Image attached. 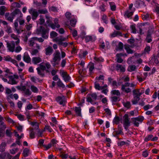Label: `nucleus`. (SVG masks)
Segmentation results:
<instances>
[{
  "instance_id": "nucleus-13",
  "label": "nucleus",
  "mask_w": 159,
  "mask_h": 159,
  "mask_svg": "<svg viewBox=\"0 0 159 159\" xmlns=\"http://www.w3.org/2000/svg\"><path fill=\"white\" fill-rule=\"evenodd\" d=\"M60 53L58 50H57L55 51V52L53 54V61L56 64L57 63V61H59L61 60L60 57Z\"/></svg>"
},
{
  "instance_id": "nucleus-47",
  "label": "nucleus",
  "mask_w": 159,
  "mask_h": 159,
  "mask_svg": "<svg viewBox=\"0 0 159 159\" xmlns=\"http://www.w3.org/2000/svg\"><path fill=\"white\" fill-rule=\"evenodd\" d=\"M85 40L86 42H89L90 41H93V39L92 36H86L85 37Z\"/></svg>"
},
{
  "instance_id": "nucleus-17",
  "label": "nucleus",
  "mask_w": 159,
  "mask_h": 159,
  "mask_svg": "<svg viewBox=\"0 0 159 159\" xmlns=\"http://www.w3.org/2000/svg\"><path fill=\"white\" fill-rule=\"evenodd\" d=\"M62 76L64 80L66 82H68L70 80V77L66 72H63L62 73Z\"/></svg>"
},
{
  "instance_id": "nucleus-55",
  "label": "nucleus",
  "mask_w": 159,
  "mask_h": 159,
  "mask_svg": "<svg viewBox=\"0 0 159 159\" xmlns=\"http://www.w3.org/2000/svg\"><path fill=\"white\" fill-rule=\"evenodd\" d=\"M76 22V20L75 19H72L70 21V24L71 26H75Z\"/></svg>"
},
{
  "instance_id": "nucleus-14",
  "label": "nucleus",
  "mask_w": 159,
  "mask_h": 159,
  "mask_svg": "<svg viewBox=\"0 0 159 159\" xmlns=\"http://www.w3.org/2000/svg\"><path fill=\"white\" fill-rule=\"evenodd\" d=\"M135 8H134L132 10H130L128 9L126 10L125 12V16L128 18H130L133 15V13L135 11Z\"/></svg>"
},
{
  "instance_id": "nucleus-30",
  "label": "nucleus",
  "mask_w": 159,
  "mask_h": 159,
  "mask_svg": "<svg viewBox=\"0 0 159 159\" xmlns=\"http://www.w3.org/2000/svg\"><path fill=\"white\" fill-rule=\"evenodd\" d=\"M95 62H102L104 61V59L102 57H95L94 58Z\"/></svg>"
},
{
  "instance_id": "nucleus-24",
  "label": "nucleus",
  "mask_w": 159,
  "mask_h": 159,
  "mask_svg": "<svg viewBox=\"0 0 159 159\" xmlns=\"http://www.w3.org/2000/svg\"><path fill=\"white\" fill-rule=\"evenodd\" d=\"M124 55L122 53L117 54L116 55L117 61L118 63H121L122 62L123 60L121 58L122 56H123Z\"/></svg>"
},
{
  "instance_id": "nucleus-31",
  "label": "nucleus",
  "mask_w": 159,
  "mask_h": 159,
  "mask_svg": "<svg viewBox=\"0 0 159 159\" xmlns=\"http://www.w3.org/2000/svg\"><path fill=\"white\" fill-rule=\"evenodd\" d=\"M136 69V67L135 65H130L128 68V70L129 71L131 72L134 71Z\"/></svg>"
},
{
  "instance_id": "nucleus-33",
  "label": "nucleus",
  "mask_w": 159,
  "mask_h": 159,
  "mask_svg": "<svg viewBox=\"0 0 159 159\" xmlns=\"http://www.w3.org/2000/svg\"><path fill=\"white\" fill-rule=\"evenodd\" d=\"M57 86L59 87L63 88L65 87V85L63 84L60 79H58V80L57 83Z\"/></svg>"
},
{
  "instance_id": "nucleus-9",
  "label": "nucleus",
  "mask_w": 159,
  "mask_h": 159,
  "mask_svg": "<svg viewBox=\"0 0 159 159\" xmlns=\"http://www.w3.org/2000/svg\"><path fill=\"white\" fill-rule=\"evenodd\" d=\"M144 117L142 116H139L138 117L132 118V120L135 126L138 127L139 123H141L144 120Z\"/></svg>"
},
{
  "instance_id": "nucleus-64",
  "label": "nucleus",
  "mask_w": 159,
  "mask_h": 159,
  "mask_svg": "<svg viewBox=\"0 0 159 159\" xmlns=\"http://www.w3.org/2000/svg\"><path fill=\"white\" fill-rule=\"evenodd\" d=\"M25 28L27 30H30L32 27V25L31 24H30L29 25H27L25 26Z\"/></svg>"
},
{
  "instance_id": "nucleus-42",
  "label": "nucleus",
  "mask_w": 159,
  "mask_h": 159,
  "mask_svg": "<svg viewBox=\"0 0 159 159\" xmlns=\"http://www.w3.org/2000/svg\"><path fill=\"white\" fill-rule=\"evenodd\" d=\"M6 143L5 142L2 143L0 145V152H3L4 150Z\"/></svg>"
},
{
  "instance_id": "nucleus-6",
  "label": "nucleus",
  "mask_w": 159,
  "mask_h": 159,
  "mask_svg": "<svg viewBox=\"0 0 159 159\" xmlns=\"http://www.w3.org/2000/svg\"><path fill=\"white\" fill-rule=\"evenodd\" d=\"M38 32L42 34L43 38L47 39L48 36V30L47 29H45L42 26H40L39 28L37 29Z\"/></svg>"
},
{
  "instance_id": "nucleus-27",
  "label": "nucleus",
  "mask_w": 159,
  "mask_h": 159,
  "mask_svg": "<svg viewBox=\"0 0 159 159\" xmlns=\"http://www.w3.org/2000/svg\"><path fill=\"white\" fill-rule=\"evenodd\" d=\"M75 110L76 113L78 116H81V109L80 107H76Z\"/></svg>"
},
{
  "instance_id": "nucleus-51",
  "label": "nucleus",
  "mask_w": 159,
  "mask_h": 159,
  "mask_svg": "<svg viewBox=\"0 0 159 159\" xmlns=\"http://www.w3.org/2000/svg\"><path fill=\"white\" fill-rule=\"evenodd\" d=\"M5 28H6V31L7 33H11V32H12V30H11V28L10 26H9L7 25Z\"/></svg>"
},
{
  "instance_id": "nucleus-58",
  "label": "nucleus",
  "mask_w": 159,
  "mask_h": 159,
  "mask_svg": "<svg viewBox=\"0 0 159 159\" xmlns=\"http://www.w3.org/2000/svg\"><path fill=\"white\" fill-rule=\"evenodd\" d=\"M25 94L27 96H30L31 94V92L29 89H27L24 92Z\"/></svg>"
},
{
  "instance_id": "nucleus-29",
  "label": "nucleus",
  "mask_w": 159,
  "mask_h": 159,
  "mask_svg": "<svg viewBox=\"0 0 159 159\" xmlns=\"http://www.w3.org/2000/svg\"><path fill=\"white\" fill-rule=\"evenodd\" d=\"M6 7L4 6L0 7V15H3L6 11Z\"/></svg>"
},
{
  "instance_id": "nucleus-35",
  "label": "nucleus",
  "mask_w": 159,
  "mask_h": 159,
  "mask_svg": "<svg viewBox=\"0 0 159 159\" xmlns=\"http://www.w3.org/2000/svg\"><path fill=\"white\" fill-rule=\"evenodd\" d=\"M94 87L96 89L99 90L103 89V87L100 86L99 83L97 82L95 83Z\"/></svg>"
},
{
  "instance_id": "nucleus-19",
  "label": "nucleus",
  "mask_w": 159,
  "mask_h": 159,
  "mask_svg": "<svg viewBox=\"0 0 159 159\" xmlns=\"http://www.w3.org/2000/svg\"><path fill=\"white\" fill-rule=\"evenodd\" d=\"M11 37L12 39L15 40V43H16V45H18L20 43V40L17 36L14 34H11Z\"/></svg>"
},
{
  "instance_id": "nucleus-4",
  "label": "nucleus",
  "mask_w": 159,
  "mask_h": 159,
  "mask_svg": "<svg viewBox=\"0 0 159 159\" xmlns=\"http://www.w3.org/2000/svg\"><path fill=\"white\" fill-rule=\"evenodd\" d=\"M136 84L134 83H130L126 82L124 84L121 85V89L123 91L126 93H130L132 91V89L130 88H129L130 87L132 89L135 88Z\"/></svg>"
},
{
  "instance_id": "nucleus-56",
  "label": "nucleus",
  "mask_w": 159,
  "mask_h": 159,
  "mask_svg": "<svg viewBox=\"0 0 159 159\" xmlns=\"http://www.w3.org/2000/svg\"><path fill=\"white\" fill-rule=\"evenodd\" d=\"M44 143V140L43 139H40L39 141V145L40 147H43V146L44 145L43 144Z\"/></svg>"
},
{
  "instance_id": "nucleus-28",
  "label": "nucleus",
  "mask_w": 159,
  "mask_h": 159,
  "mask_svg": "<svg viewBox=\"0 0 159 159\" xmlns=\"http://www.w3.org/2000/svg\"><path fill=\"white\" fill-rule=\"evenodd\" d=\"M89 74L90 75H91L93 73V71L94 69V65L92 63L89 65Z\"/></svg>"
},
{
  "instance_id": "nucleus-18",
  "label": "nucleus",
  "mask_w": 159,
  "mask_h": 159,
  "mask_svg": "<svg viewBox=\"0 0 159 159\" xmlns=\"http://www.w3.org/2000/svg\"><path fill=\"white\" fill-rule=\"evenodd\" d=\"M116 68L117 71L121 72H124L125 70V66L120 64H117L116 66Z\"/></svg>"
},
{
  "instance_id": "nucleus-54",
  "label": "nucleus",
  "mask_w": 159,
  "mask_h": 159,
  "mask_svg": "<svg viewBox=\"0 0 159 159\" xmlns=\"http://www.w3.org/2000/svg\"><path fill=\"white\" fill-rule=\"evenodd\" d=\"M107 16L103 14L102 15V20L103 21V22L106 24H107Z\"/></svg>"
},
{
  "instance_id": "nucleus-40",
  "label": "nucleus",
  "mask_w": 159,
  "mask_h": 159,
  "mask_svg": "<svg viewBox=\"0 0 159 159\" xmlns=\"http://www.w3.org/2000/svg\"><path fill=\"white\" fill-rule=\"evenodd\" d=\"M96 79L98 82L100 80H102V84H104V76L103 75H101L98 77H97Z\"/></svg>"
},
{
  "instance_id": "nucleus-48",
  "label": "nucleus",
  "mask_w": 159,
  "mask_h": 159,
  "mask_svg": "<svg viewBox=\"0 0 159 159\" xmlns=\"http://www.w3.org/2000/svg\"><path fill=\"white\" fill-rule=\"evenodd\" d=\"M131 30V33L134 34H136L137 31L135 28V26L134 25H132L130 27Z\"/></svg>"
},
{
  "instance_id": "nucleus-25",
  "label": "nucleus",
  "mask_w": 159,
  "mask_h": 159,
  "mask_svg": "<svg viewBox=\"0 0 159 159\" xmlns=\"http://www.w3.org/2000/svg\"><path fill=\"white\" fill-rule=\"evenodd\" d=\"M37 37H33L29 41V45L30 46H33L35 43Z\"/></svg>"
},
{
  "instance_id": "nucleus-5",
  "label": "nucleus",
  "mask_w": 159,
  "mask_h": 159,
  "mask_svg": "<svg viewBox=\"0 0 159 159\" xmlns=\"http://www.w3.org/2000/svg\"><path fill=\"white\" fill-rule=\"evenodd\" d=\"M68 39L67 37H64L62 36L57 37L53 39V41L57 42L58 45H62L64 47H66L68 43L66 42H63V41H66Z\"/></svg>"
},
{
  "instance_id": "nucleus-32",
  "label": "nucleus",
  "mask_w": 159,
  "mask_h": 159,
  "mask_svg": "<svg viewBox=\"0 0 159 159\" xmlns=\"http://www.w3.org/2000/svg\"><path fill=\"white\" fill-rule=\"evenodd\" d=\"M146 41L148 43H149L152 41L151 34L149 33H148L146 39Z\"/></svg>"
},
{
  "instance_id": "nucleus-61",
  "label": "nucleus",
  "mask_w": 159,
  "mask_h": 159,
  "mask_svg": "<svg viewBox=\"0 0 159 159\" xmlns=\"http://www.w3.org/2000/svg\"><path fill=\"white\" fill-rule=\"evenodd\" d=\"M11 6L14 7H20V5L17 2H14L12 3Z\"/></svg>"
},
{
  "instance_id": "nucleus-49",
  "label": "nucleus",
  "mask_w": 159,
  "mask_h": 159,
  "mask_svg": "<svg viewBox=\"0 0 159 159\" xmlns=\"http://www.w3.org/2000/svg\"><path fill=\"white\" fill-rule=\"evenodd\" d=\"M87 53L88 52L87 51H84L83 52H80V53L79 54V55L80 57L81 58L85 57Z\"/></svg>"
},
{
  "instance_id": "nucleus-12",
  "label": "nucleus",
  "mask_w": 159,
  "mask_h": 159,
  "mask_svg": "<svg viewBox=\"0 0 159 159\" xmlns=\"http://www.w3.org/2000/svg\"><path fill=\"white\" fill-rule=\"evenodd\" d=\"M29 12L32 15L33 20H36L39 15V12L36 10L31 8L29 10Z\"/></svg>"
},
{
  "instance_id": "nucleus-11",
  "label": "nucleus",
  "mask_w": 159,
  "mask_h": 159,
  "mask_svg": "<svg viewBox=\"0 0 159 159\" xmlns=\"http://www.w3.org/2000/svg\"><path fill=\"white\" fill-rule=\"evenodd\" d=\"M10 78L8 81V83L11 85L16 84L17 83V82L16 80V79H18L19 76L17 75H12L10 77Z\"/></svg>"
},
{
  "instance_id": "nucleus-63",
  "label": "nucleus",
  "mask_w": 159,
  "mask_h": 159,
  "mask_svg": "<svg viewBox=\"0 0 159 159\" xmlns=\"http://www.w3.org/2000/svg\"><path fill=\"white\" fill-rule=\"evenodd\" d=\"M142 27V26H140L138 27L139 30L138 31V33H139L140 35H142L144 33L143 31Z\"/></svg>"
},
{
  "instance_id": "nucleus-26",
  "label": "nucleus",
  "mask_w": 159,
  "mask_h": 159,
  "mask_svg": "<svg viewBox=\"0 0 159 159\" xmlns=\"http://www.w3.org/2000/svg\"><path fill=\"white\" fill-rule=\"evenodd\" d=\"M140 95V93H139V94H138V93H136V96H135L134 98V101L133 102V104H135L140 99L139 97Z\"/></svg>"
},
{
  "instance_id": "nucleus-22",
  "label": "nucleus",
  "mask_w": 159,
  "mask_h": 159,
  "mask_svg": "<svg viewBox=\"0 0 159 159\" xmlns=\"http://www.w3.org/2000/svg\"><path fill=\"white\" fill-rule=\"evenodd\" d=\"M121 36V33L118 31H115L113 33L110 34V38H114L117 36Z\"/></svg>"
},
{
  "instance_id": "nucleus-38",
  "label": "nucleus",
  "mask_w": 159,
  "mask_h": 159,
  "mask_svg": "<svg viewBox=\"0 0 159 159\" xmlns=\"http://www.w3.org/2000/svg\"><path fill=\"white\" fill-rule=\"evenodd\" d=\"M137 54H135V56H133L132 57H130L129 58L127 61V63L129 64H130L132 62L133 63H134V62H133V59H134V58L135 57L137 56Z\"/></svg>"
},
{
  "instance_id": "nucleus-50",
  "label": "nucleus",
  "mask_w": 159,
  "mask_h": 159,
  "mask_svg": "<svg viewBox=\"0 0 159 159\" xmlns=\"http://www.w3.org/2000/svg\"><path fill=\"white\" fill-rule=\"evenodd\" d=\"M153 137V135H149L148 136H147L144 139V141L145 142H148L150 140H151L152 139V138Z\"/></svg>"
},
{
  "instance_id": "nucleus-2",
  "label": "nucleus",
  "mask_w": 159,
  "mask_h": 159,
  "mask_svg": "<svg viewBox=\"0 0 159 159\" xmlns=\"http://www.w3.org/2000/svg\"><path fill=\"white\" fill-rule=\"evenodd\" d=\"M5 42L7 43V49L9 52H15L16 53H19L22 49L19 44L16 45L15 41L13 40L10 42L6 40Z\"/></svg>"
},
{
  "instance_id": "nucleus-46",
  "label": "nucleus",
  "mask_w": 159,
  "mask_h": 159,
  "mask_svg": "<svg viewBox=\"0 0 159 159\" xmlns=\"http://www.w3.org/2000/svg\"><path fill=\"white\" fill-rule=\"evenodd\" d=\"M123 48V44L122 43L120 42L119 43L118 46L117 47V48L116 49V50L120 51L122 50Z\"/></svg>"
},
{
  "instance_id": "nucleus-1",
  "label": "nucleus",
  "mask_w": 159,
  "mask_h": 159,
  "mask_svg": "<svg viewBox=\"0 0 159 159\" xmlns=\"http://www.w3.org/2000/svg\"><path fill=\"white\" fill-rule=\"evenodd\" d=\"M18 16L15 20L14 23V26L15 30L17 32V33L18 34H19L23 32L24 31V30L23 29V28L21 26H20L19 28L18 27V22H19V24L20 25H24L25 23V20L23 17V15L21 11L20 13H18Z\"/></svg>"
},
{
  "instance_id": "nucleus-57",
  "label": "nucleus",
  "mask_w": 159,
  "mask_h": 159,
  "mask_svg": "<svg viewBox=\"0 0 159 159\" xmlns=\"http://www.w3.org/2000/svg\"><path fill=\"white\" fill-rule=\"evenodd\" d=\"M104 110L106 113V114L108 116H111V112L110 110L108 108L104 109Z\"/></svg>"
},
{
  "instance_id": "nucleus-10",
  "label": "nucleus",
  "mask_w": 159,
  "mask_h": 159,
  "mask_svg": "<svg viewBox=\"0 0 159 159\" xmlns=\"http://www.w3.org/2000/svg\"><path fill=\"white\" fill-rule=\"evenodd\" d=\"M56 100L60 104L64 106L66 102V99L63 96H58L56 98Z\"/></svg>"
},
{
  "instance_id": "nucleus-39",
  "label": "nucleus",
  "mask_w": 159,
  "mask_h": 159,
  "mask_svg": "<svg viewBox=\"0 0 159 159\" xmlns=\"http://www.w3.org/2000/svg\"><path fill=\"white\" fill-rule=\"evenodd\" d=\"M16 116H17L18 118L20 121H23L25 120L24 117V116L21 114H16Z\"/></svg>"
},
{
  "instance_id": "nucleus-3",
  "label": "nucleus",
  "mask_w": 159,
  "mask_h": 159,
  "mask_svg": "<svg viewBox=\"0 0 159 159\" xmlns=\"http://www.w3.org/2000/svg\"><path fill=\"white\" fill-rule=\"evenodd\" d=\"M44 65L41 64H40L39 67L36 68L38 73L40 75L43 76H44V70H45L47 72H50L49 70L51 66L48 62L44 63Z\"/></svg>"
},
{
  "instance_id": "nucleus-34",
  "label": "nucleus",
  "mask_w": 159,
  "mask_h": 159,
  "mask_svg": "<svg viewBox=\"0 0 159 159\" xmlns=\"http://www.w3.org/2000/svg\"><path fill=\"white\" fill-rule=\"evenodd\" d=\"M30 89L31 91L34 93H37L39 91V89H38L36 87L33 85L31 86Z\"/></svg>"
},
{
  "instance_id": "nucleus-15",
  "label": "nucleus",
  "mask_w": 159,
  "mask_h": 159,
  "mask_svg": "<svg viewBox=\"0 0 159 159\" xmlns=\"http://www.w3.org/2000/svg\"><path fill=\"white\" fill-rule=\"evenodd\" d=\"M54 24H50V26L53 29H55L56 28L60 27V25L58 24V19L56 18L54 20Z\"/></svg>"
},
{
  "instance_id": "nucleus-52",
  "label": "nucleus",
  "mask_w": 159,
  "mask_h": 159,
  "mask_svg": "<svg viewBox=\"0 0 159 159\" xmlns=\"http://www.w3.org/2000/svg\"><path fill=\"white\" fill-rule=\"evenodd\" d=\"M38 12L39 13L45 14L48 12V11L46 9H39Z\"/></svg>"
},
{
  "instance_id": "nucleus-59",
  "label": "nucleus",
  "mask_w": 159,
  "mask_h": 159,
  "mask_svg": "<svg viewBox=\"0 0 159 159\" xmlns=\"http://www.w3.org/2000/svg\"><path fill=\"white\" fill-rule=\"evenodd\" d=\"M152 107L153 106L152 105H150L149 104H147L144 106L143 108L144 110L147 111L150 108H152Z\"/></svg>"
},
{
  "instance_id": "nucleus-45",
  "label": "nucleus",
  "mask_w": 159,
  "mask_h": 159,
  "mask_svg": "<svg viewBox=\"0 0 159 159\" xmlns=\"http://www.w3.org/2000/svg\"><path fill=\"white\" fill-rule=\"evenodd\" d=\"M58 35L57 33L55 31H52L50 33V36L51 38H53L57 37Z\"/></svg>"
},
{
  "instance_id": "nucleus-41",
  "label": "nucleus",
  "mask_w": 159,
  "mask_h": 159,
  "mask_svg": "<svg viewBox=\"0 0 159 159\" xmlns=\"http://www.w3.org/2000/svg\"><path fill=\"white\" fill-rule=\"evenodd\" d=\"M111 93L112 94L116 95L118 96L120 95V93L118 90H114L111 91Z\"/></svg>"
},
{
  "instance_id": "nucleus-36",
  "label": "nucleus",
  "mask_w": 159,
  "mask_h": 159,
  "mask_svg": "<svg viewBox=\"0 0 159 159\" xmlns=\"http://www.w3.org/2000/svg\"><path fill=\"white\" fill-rule=\"evenodd\" d=\"M120 120V118L119 117L117 116H116L113 120V123L116 124H118L119 123V121Z\"/></svg>"
},
{
  "instance_id": "nucleus-44",
  "label": "nucleus",
  "mask_w": 159,
  "mask_h": 159,
  "mask_svg": "<svg viewBox=\"0 0 159 159\" xmlns=\"http://www.w3.org/2000/svg\"><path fill=\"white\" fill-rule=\"evenodd\" d=\"M123 104L124 106L127 108H129L131 106L130 102L128 101L126 102H123Z\"/></svg>"
},
{
  "instance_id": "nucleus-23",
  "label": "nucleus",
  "mask_w": 159,
  "mask_h": 159,
  "mask_svg": "<svg viewBox=\"0 0 159 159\" xmlns=\"http://www.w3.org/2000/svg\"><path fill=\"white\" fill-rule=\"evenodd\" d=\"M52 47L49 46L45 49V54L47 55H50L52 54Z\"/></svg>"
},
{
  "instance_id": "nucleus-62",
  "label": "nucleus",
  "mask_w": 159,
  "mask_h": 159,
  "mask_svg": "<svg viewBox=\"0 0 159 159\" xmlns=\"http://www.w3.org/2000/svg\"><path fill=\"white\" fill-rule=\"evenodd\" d=\"M38 21L39 22V23L40 25H42L45 22L44 19L41 16H40V19H39Z\"/></svg>"
},
{
  "instance_id": "nucleus-53",
  "label": "nucleus",
  "mask_w": 159,
  "mask_h": 159,
  "mask_svg": "<svg viewBox=\"0 0 159 159\" xmlns=\"http://www.w3.org/2000/svg\"><path fill=\"white\" fill-rule=\"evenodd\" d=\"M118 128L119 129L118 130L115 131V132L116 133V135L121 134L122 133H123L121 128L120 127H118Z\"/></svg>"
},
{
  "instance_id": "nucleus-60",
  "label": "nucleus",
  "mask_w": 159,
  "mask_h": 159,
  "mask_svg": "<svg viewBox=\"0 0 159 159\" xmlns=\"http://www.w3.org/2000/svg\"><path fill=\"white\" fill-rule=\"evenodd\" d=\"M44 130L47 129L50 132H52L53 131L52 129L50 127V126L47 125H46L44 128Z\"/></svg>"
},
{
  "instance_id": "nucleus-43",
  "label": "nucleus",
  "mask_w": 159,
  "mask_h": 159,
  "mask_svg": "<svg viewBox=\"0 0 159 159\" xmlns=\"http://www.w3.org/2000/svg\"><path fill=\"white\" fill-rule=\"evenodd\" d=\"M29 153V150L27 148H25L24 149L23 154L25 157H26L28 156Z\"/></svg>"
},
{
  "instance_id": "nucleus-21",
  "label": "nucleus",
  "mask_w": 159,
  "mask_h": 159,
  "mask_svg": "<svg viewBox=\"0 0 159 159\" xmlns=\"http://www.w3.org/2000/svg\"><path fill=\"white\" fill-rule=\"evenodd\" d=\"M6 127L5 125H0V137L3 136L5 133V130Z\"/></svg>"
},
{
  "instance_id": "nucleus-37",
  "label": "nucleus",
  "mask_w": 159,
  "mask_h": 159,
  "mask_svg": "<svg viewBox=\"0 0 159 159\" xmlns=\"http://www.w3.org/2000/svg\"><path fill=\"white\" fill-rule=\"evenodd\" d=\"M30 136L31 139H34L35 138V132L34 129H31L30 131Z\"/></svg>"
},
{
  "instance_id": "nucleus-7",
  "label": "nucleus",
  "mask_w": 159,
  "mask_h": 159,
  "mask_svg": "<svg viewBox=\"0 0 159 159\" xmlns=\"http://www.w3.org/2000/svg\"><path fill=\"white\" fill-rule=\"evenodd\" d=\"M122 121L123 126L125 129L127 130L128 127L130 125V122L129 118V116L128 114H125L123 116Z\"/></svg>"
},
{
  "instance_id": "nucleus-20",
  "label": "nucleus",
  "mask_w": 159,
  "mask_h": 159,
  "mask_svg": "<svg viewBox=\"0 0 159 159\" xmlns=\"http://www.w3.org/2000/svg\"><path fill=\"white\" fill-rule=\"evenodd\" d=\"M23 60L25 62L29 63L31 61V58L27 52H25L23 57Z\"/></svg>"
},
{
  "instance_id": "nucleus-8",
  "label": "nucleus",
  "mask_w": 159,
  "mask_h": 159,
  "mask_svg": "<svg viewBox=\"0 0 159 159\" xmlns=\"http://www.w3.org/2000/svg\"><path fill=\"white\" fill-rule=\"evenodd\" d=\"M18 13H20V10L18 8L16 9L11 14L7 17V20L11 22H13L15 17L18 15Z\"/></svg>"
},
{
  "instance_id": "nucleus-16",
  "label": "nucleus",
  "mask_w": 159,
  "mask_h": 159,
  "mask_svg": "<svg viewBox=\"0 0 159 159\" xmlns=\"http://www.w3.org/2000/svg\"><path fill=\"white\" fill-rule=\"evenodd\" d=\"M32 62L35 65H36L42 61V58L39 57H33L32 59Z\"/></svg>"
}]
</instances>
